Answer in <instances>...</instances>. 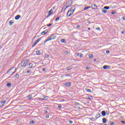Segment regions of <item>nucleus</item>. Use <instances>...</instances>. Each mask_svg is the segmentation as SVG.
<instances>
[{
  "instance_id": "7ed1b4c3",
  "label": "nucleus",
  "mask_w": 125,
  "mask_h": 125,
  "mask_svg": "<svg viewBox=\"0 0 125 125\" xmlns=\"http://www.w3.org/2000/svg\"><path fill=\"white\" fill-rule=\"evenodd\" d=\"M101 114L102 116H103L104 117L106 116V115H107L108 116L109 115V111H106V112H105V111H102L101 112Z\"/></svg>"
},
{
  "instance_id": "4c0bfd02",
  "label": "nucleus",
  "mask_w": 125,
  "mask_h": 125,
  "mask_svg": "<svg viewBox=\"0 0 125 125\" xmlns=\"http://www.w3.org/2000/svg\"><path fill=\"white\" fill-rule=\"evenodd\" d=\"M12 71V69H10L7 72V74H10V72Z\"/></svg>"
},
{
  "instance_id": "13d9d810",
  "label": "nucleus",
  "mask_w": 125,
  "mask_h": 125,
  "mask_svg": "<svg viewBox=\"0 0 125 125\" xmlns=\"http://www.w3.org/2000/svg\"><path fill=\"white\" fill-rule=\"evenodd\" d=\"M121 123H122V124H125V122L124 121H121Z\"/></svg>"
},
{
  "instance_id": "680f3d73",
  "label": "nucleus",
  "mask_w": 125,
  "mask_h": 125,
  "mask_svg": "<svg viewBox=\"0 0 125 125\" xmlns=\"http://www.w3.org/2000/svg\"><path fill=\"white\" fill-rule=\"evenodd\" d=\"M77 109H81V107H80V106H78V107H77Z\"/></svg>"
},
{
  "instance_id": "423d86ee",
  "label": "nucleus",
  "mask_w": 125,
  "mask_h": 125,
  "mask_svg": "<svg viewBox=\"0 0 125 125\" xmlns=\"http://www.w3.org/2000/svg\"><path fill=\"white\" fill-rule=\"evenodd\" d=\"M104 69H111V66L110 65H104L103 66Z\"/></svg>"
},
{
  "instance_id": "f03ea898",
  "label": "nucleus",
  "mask_w": 125,
  "mask_h": 125,
  "mask_svg": "<svg viewBox=\"0 0 125 125\" xmlns=\"http://www.w3.org/2000/svg\"><path fill=\"white\" fill-rule=\"evenodd\" d=\"M27 63H28V62L27 61H22L21 62V67H25L27 65Z\"/></svg>"
},
{
  "instance_id": "052dcab7",
  "label": "nucleus",
  "mask_w": 125,
  "mask_h": 125,
  "mask_svg": "<svg viewBox=\"0 0 125 125\" xmlns=\"http://www.w3.org/2000/svg\"><path fill=\"white\" fill-rule=\"evenodd\" d=\"M121 33L122 34V35H124L125 34V31H122Z\"/></svg>"
},
{
  "instance_id": "39448f33",
  "label": "nucleus",
  "mask_w": 125,
  "mask_h": 125,
  "mask_svg": "<svg viewBox=\"0 0 125 125\" xmlns=\"http://www.w3.org/2000/svg\"><path fill=\"white\" fill-rule=\"evenodd\" d=\"M72 4L73 1L71 0H68V2L66 3V5H68V6H71Z\"/></svg>"
},
{
  "instance_id": "a19ab883",
  "label": "nucleus",
  "mask_w": 125,
  "mask_h": 125,
  "mask_svg": "<svg viewBox=\"0 0 125 125\" xmlns=\"http://www.w3.org/2000/svg\"><path fill=\"white\" fill-rule=\"evenodd\" d=\"M106 53L107 54H109V53H110V51H109V50H106Z\"/></svg>"
},
{
  "instance_id": "58836bf2",
  "label": "nucleus",
  "mask_w": 125,
  "mask_h": 125,
  "mask_svg": "<svg viewBox=\"0 0 125 125\" xmlns=\"http://www.w3.org/2000/svg\"><path fill=\"white\" fill-rule=\"evenodd\" d=\"M116 12L115 11H112V12H111V14H116Z\"/></svg>"
},
{
  "instance_id": "dca6fc26",
  "label": "nucleus",
  "mask_w": 125,
  "mask_h": 125,
  "mask_svg": "<svg viewBox=\"0 0 125 125\" xmlns=\"http://www.w3.org/2000/svg\"><path fill=\"white\" fill-rule=\"evenodd\" d=\"M36 54L37 55H41V51L40 50L36 51Z\"/></svg>"
},
{
  "instance_id": "2eb2a0df",
  "label": "nucleus",
  "mask_w": 125,
  "mask_h": 125,
  "mask_svg": "<svg viewBox=\"0 0 125 125\" xmlns=\"http://www.w3.org/2000/svg\"><path fill=\"white\" fill-rule=\"evenodd\" d=\"M103 123L106 124V123H107V119H106V118H103Z\"/></svg>"
},
{
  "instance_id": "338daca9",
  "label": "nucleus",
  "mask_w": 125,
  "mask_h": 125,
  "mask_svg": "<svg viewBox=\"0 0 125 125\" xmlns=\"http://www.w3.org/2000/svg\"><path fill=\"white\" fill-rule=\"evenodd\" d=\"M50 51H52V49H50Z\"/></svg>"
},
{
  "instance_id": "6e6552de",
  "label": "nucleus",
  "mask_w": 125,
  "mask_h": 125,
  "mask_svg": "<svg viewBox=\"0 0 125 125\" xmlns=\"http://www.w3.org/2000/svg\"><path fill=\"white\" fill-rule=\"evenodd\" d=\"M20 18H21V16H20V15H17V16L15 17V19L16 20H19V19H20Z\"/></svg>"
},
{
  "instance_id": "473e14b6",
  "label": "nucleus",
  "mask_w": 125,
  "mask_h": 125,
  "mask_svg": "<svg viewBox=\"0 0 125 125\" xmlns=\"http://www.w3.org/2000/svg\"><path fill=\"white\" fill-rule=\"evenodd\" d=\"M1 107H3V104H2V103L0 102V108H1Z\"/></svg>"
},
{
  "instance_id": "f8f14e48",
  "label": "nucleus",
  "mask_w": 125,
  "mask_h": 125,
  "mask_svg": "<svg viewBox=\"0 0 125 125\" xmlns=\"http://www.w3.org/2000/svg\"><path fill=\"white\" fill-rule=\"evenodd\" d=\"M27 98H28L29 100H31V99H33V96L30 94L27 97Z\"/></svg>"
},
{
  "instance_id": "c9c22d12",
  "label": "nucleus",
  "mask_w": 125,
  "mask_h": 125,
  "mask_svg": "<svg viewBox=\"0 0 125 125\" xmlns=\"http://www.w3.org/2000/svg\"><path fill=\"white\" fill-rule=\"evenodd\" d=\"M52 23H49L48 24H47V27H50V26H52Z\"/></svg>"
},
{
  "instance_id": "c03bdc74",
  "label": "nucleus",
  "mask_w": 125,
  "mask_h": 125,
  "mask_svg": "<svg viewBox=\"0 0 125 125\" xmlns=\"http://www.w3.org/2000/svg\"><path fill=\"white\" fill-rule=\"evenodd\" d=\"M90 120H91V121H95L94 118H90Z\"/></svg>"
},
{
  "instance_id": "9b49d317",
  "label": "nucleus",
  "mask_w": 125,
  "mask_h": 125,
  "mask_svg": "<svg viewBox=\"0 0 125 125\" xmlns=\"http://www.w3.org/2000/svg\"><path fill=\"white\" fill-rule=\"evenodd\" d=\"M48 30H46L41 33V35H45V34H47Z\"/></svg>"
},
{
  "instance_id": "f257e3e1",
  "label": "nucleus",
  "mask_w": 125,
  "mask_h": 125,
  "mask_svg": "<svg viewBox=\"0 0 125 125\" xmlns=\"http://www.w3.org/2000/svg\"><path fill=\"white\" fill-rule=\"evenodd\" d=\"M75 10H76V6L73 5L72 7L68 11L67 13L66 14V16L67 17H70V16H72L75 12Z\"/></svg>"
},
{
  "instance_id": "e2e57ef3",
  "label": "nucleus",
  "mask_w": 125,
  "mask_h": 125,
  "mask_svg": "<svg viewBox=\"0 0 125 125\" xmlns=\"http://www.w3.org/2000/svg\"><path fill=\"white\" fill-rule=\"evenodd\" d=\"M64 53H65V54H68V52H67V51H65V52H64Z\"/></svg>"
},
{
  "instance_id": "09e8293b",
  "label": "nucleus",
  "mask_w": 125,
  "mask_h": 125,
  "mask_svg": "<svg viewBox=\"0 0 125 125\" xmlns=\"http://www.w3.org/2000/svg\"><path fill=\"white\" fill-rule=\"evenodd\" d=\"M65 76L66 77H71V75H69V74H65Z\"/></svg>"
},
{
  "instance_id": "c756f323",
  "label": "nucleus",
  "mask_w": 125,
  "mask_h": 125,
  "mask_svg": "<svg viewBox=\"0 0 125 125\" xmlns=\"http://www.w3.org/2000/svg\"><path fill=\"white\" fill-rule=\"evenodd\" d=\"M45 57L46 58H48L49 57V54H45Z\"/></svg>"
},
{
  "instance_id": "603ef678",
  "label": "nucleus",
  "mask_w": 125,
  "mask_h": 125,
  "mask_svg": "<svg viewBox=\"0 0 125 125\" xmlns=\"http://www.w3.org/2000/svg\"><path fill=\"white\" fill-rule=\"evenodd\" d=\"M80 57H83V54H80Z\"/></svg>"
},
{
  "instance_id": "5701e85b",
  "label": "nucleus",
  "mask_w": 125,
  "mask_h": 125,
  "mask_svg": "<svg viewBox=\"0 0 125 125\" xmlns=\"http://www.w3.org/2000/svg\"><path fill=\"white\" fill-rule=\"evenodd\" d=\"M9 24L10 25H13V24H14V22L13 21H9Z\"/></svg>"
},
{
  "instance_id": "aec40b11",
  "label": "nucleus",
  "mask_w": 125,
  "mask_h": 125,
  "mask_svg": "<svg viewBox=\"0 0 125 125\" xmlns=\"http://www.w3.org/2000/svg\"><path fill=\"white\" fill-rule=\"evenodd\" d=\"M92 98H93V97H92V96H88V99H89V100H91V99H92Z\"/></svg>"
},
{
  "instance_id": "9d476101",
  "label": "nucleus",
  "mask_w": 125,
  "mask_h": 125,
  "mask_svg": "<svg viewBox=\"0 0 125 125\" xmlns=\"http://www.w3.org/2000/svg\"><path fill=\"white\" fill-rule=\"evenodd\" d=\"M52 40V38H50V37H48L47 38V40H45V41L44 42V43H45L46 42H48V41H51Z\"/></svg>"
},
{
  "instance_id": "f3484780",
  "label": "nucleus",
  "mask_w": 125,
  "mask_h": 125,
  "mask_svg": "<svg viewBox=\"0 0 125 125\" xmlns=\"http://www.w3.org/2000/svg\"><path fill=\"white\" fill-rule=\"evenodd\" d=\"M41 40H42V38H40L39 39H38L37 40H36L34 43H35V44H37V43H38V42H40V41H41Z\"/></svg>"
},
{
  "instance_id": "bf43d9fd",
  "label": "nucleus",
  "mask_w": 125,
  "mask_h": 125,
  "mask_svg": "<svg viewBox=\"0 0 125 125\" xmlns=\"http://www.w3.org/2000/svg\"><path fill=\"white\" fill-rule=\"evenodd\" d=\"M48 118H49V116L46 115V119H48Z\"/></svg>"
},
{
  "instance_id": "4468645a",
  "label": "nucleus",
  "mask_w": 125,
  "mask_h": 125,
  "mask_svg": "<svg viewBox=\"0 0 125 125\" xmlns=\"http://www.w3.org/2000/svg\"><path fill=\"white\" fill-rule=\"evenodd\" d=\"M12 83H7V84H6V85H7V86L8 87H11V85H12Z\"/></svg>"
},
{
  "instance_id": "393cba45",
  "label": "nucleus",
  "mask_w": 125,
  "mask_h": 125,
  "mask_svg": "<svg viewBox=\"0 0 125 125\" xmlns=\"http://www.w3.org/2000/svg\"><path fill=\"white\" fill-rule=\"evenodd\" d=\"M29 123L30 125H34L35 124V121H31L29 122Z\"/></svg>"
},
{
  "instance_id": "2f4dec72",
  "label": "nucleus",
  "mask_w": 125,
  "mask_h": 125,
  "mask_svg": "<svg viewBox=\"0 0 125 125\" xmlns=\"http://www.w3.org/2000/svg\"><path fill=\"white\" fill-rule=\"evenodd\" d=\"M72 69V68H71V67H67V70L68 71H70V70H71Z\"/></svg>"
},
{
  "instance_id": "37998d69",
  "label": "nucleus",
  "mask_w": 125,
  "mask_h": 125,
  "mask_svg": "<svg viewBox=\"0 0 125 125\" xmlns=\"http://www.w3.org/2000/svg\"><path fill=\"white\" fill-rule=\"evenodd\" d=\"M75 105H76V106H79V105H80V103H76Z\"/></svg>"
},
{
  "instance_id": "ea45409f",
  "label": "nucleus",
  "mask_w": 125,
  "mask_h": 125,
  "mask_svg": "<svg viewBox=\"0 0 125 125\" xmlns=\"http://www.w3.org/2000/svg\"><path fill=\"white\" fill-rule=\"evenodd\" d=\"M66 10V8H63L62 10V12H63V11H65Z\"/></svg>"
},
{
  "instance_id": "5fc2aeb1",
  "label": "nucleus",
  "mask_w": 125,
  "mask_h": 125,
  "mask_svg": "<svg viewBox=\"0 0 125 125\" xmlns=\"http://www.w3.org/2000/svg\"><path fill=\"white\" fill-rule=\"evenodd\" d=\"M96 30H98V31H100V28H99V27H97V28H96Z\"/></svg>"
},
{
  "instance_id": "4d7b16f0",
  "label": "nucleus",
  "mask_w": 125,
  "mask_h": 125,
  "mask_svg": "<svg viewBox=\"0 0 125 125\" xmlns=\"http://www.w3.org/2000/svg\"><path fill=\"white\" fill-rule=\"evenodd\" d=\"M76 55H77V56H80V53H77Z\"/></svg>"
},
{
  "instance_id": "6e6d98bb",
  "label": "nucleus",
  "mask_w": 125,
  "mask_h": 125,
  "mask_svg": "<svg viewBox=\"0 0 125 125\" xmlns=\"http://www.w3.org/2000/svg\"><path fill=\"white\" fill-rule=\"evenodd\" d=\"M36 44H35V43L34 42L33 43V44L32 45V47H34V46H35V45H36Z\"/></svg>"
},
{
  "instance_id": "20e7f679",
  "label": "nucleus",
  "mask_w": 125,
  "mask_h": 125,
  "mask_svg": "<svg viewBox=\"0 0 125 125\" xmlns=\"http://www.w3.org/2000/svg\"><path fill=\"white\" fill-rule=\"evenodd\" d=\"M48 15L47 16V17H49V16H50V15H52V14H53V9H51L50 11H49V12H48Z\"/></svg>"
},
{
  "instance_id": "f704fd0d",
  "label": "nucleus",
  "mask_w": 125,
  "mask_h": 125,
  "mask_svg": "<svg viewBox=\"0 0 125 125\" xmlns=\"http://www.w3.org/2000/svg\"><path fill=\"white\" fill-rule=\"evenodd\" d=\"M60 19V17H58L57 18H56L55 21H58Z\"/></svg>"
},
{
  "instance_id": "cd10ccee",
  "label": "nucleus",
  "mask_w": 125,
  "mask_h": 125,
  "mask_svg": "<svg viewBox=\"0 0 125 125\" xmlns=\"http://www.w3.org/2000/svg\"><path fill=\"white\" fill-rule=\"evenodd\" d=\"M102 12L103 13H107V10H105V9H104V10H102Z\"/></svg>"
},
{
  "instance_id": "49530a36",
  "label": "nucleus",
  "mask_w": 125,
  "mask_h": 125,
  "mask_svg": "<svg viewBox=\"0 0 125 125\" xmlns=\"http://www.w3.org/2000/svg\"><path fill=\"white\" fill-rule=\"evenodd\" d=\"M86 70H89V69H90V67L86 66Z\"/></svg>"
},
{
  "instance_id": "72a5a7b5",
  "label": "nucleus",
  "mask_w": 125,
  "mask_h": 125,
  "mask_svg": "<svg viewBox=\"0 0 125 125\" xmlns=\"http://www.w3.org/2000/svg\"><path fill=\"white\" fill-rule=\"evenodd\" d=\"M86 91H87V92H91V89H87V90H86Z\"/></svg>"
},
{
  "instance_id": "a211bd4d",
  "label": "nucleus",
  "mask_w": 125,
  "mask_h": 125,
  "mask_svg": "<svg viewBox=\"0 0 125 125\" xmlns=\"http://www.w3.org/2000/svg\"><path fill=\"white\" fill-rule=\"evenodd\" d=\"M50 38H51L52 40H54V39H55V37H54V34H51Z\"/></svg>"
},
{
  "instance_id": "b1692460",
  "label": "nucleus",
  "mask_w": 125,
  "mask_h": 125,
  "mask_svg": "<svg viewBox=\"0 0 125 125\" xmlns=\"http://www.w3.org/2000/svg\"><path fill=\"white\" fill-rule=\"evenodd\" d=\"M89 58H93V54H91L88 55Z\"/></svg>"
},
{
  "instance_id": "0e129e2a",
  "label": "nucleus",
  "mask_w": 125,
  "mask_h": 125,
  "mask_svg": "<svg viewBox=\"0 0 125 125\" xmlns=\"http://www.w3.org/2000/svg\"><path fill=\"white\" fill-rule=\"evenodd\" d=\"M69 6H69V5L66 6V8H65L66 9H67V8L68 7H69Z\"/></svg>"
},
{
  "instance_id": "774afa93",
  "label": "nucleus",
  "mask_w": 125,
  "mask_h": 125,
  "mask_svg": "<svg viewBox=\"0 0 125 125\" xmlns=\"http://www.w3.org/2000/svg\"><path fill=\"white\" fill-rule=\"evenodd\" d=\"M88 30H90V28H88Z\"/></svg>"
},
{
  "instance_id": "864d4df0",
  "label": "nucleus",
  "mask_w": 125,
  "mask_h": 125,
  "mask_svg": "<svg viewBox=\"0 0 125 125\" xmlns=\"http://www.w3.org/2000/svg\"><path fill=\"white\" fill-rule=\"evenodd\" d=\"M76 28H81V25H78L77 26Z\"/></svg>"
},
{
  "instance_id": "69168bd1",
  "label": "nucleus",
  "mask_w": 125,
  "mask_h": 125,
  "mask_svg": "<svg viewBox=\"0 0 125 125\" xmlns=\"http://www.w3.org/2000/svg\"><path fill=\"white\" fill-rule=\"evenodd\" d=\"M14 73H15V71H14V72L12 73V74H11V75H13V74H14Z\"/></svg>"
},
{
  "instance_id": "0eeeda50",
  "label": "nucleus",
  "mask_w": 125,
  "mask_h": 125,
  "mask_svg": "<svg viewBox=\"0 0 125 125\" xmlns=\"http://www.w3.org/2000/svg\"><path fill=\"white\" fill-rule=\"evenodd\" d=\"M64 85H65V86H67V87H68V86H71V85H72V83L69 82V83H65L64 84Z\"/></svg>"
},
{
  "instance_id": "1a4fd4ad",
  "label": "nucleus",
  "mask_w": 125,
  "mask_h": 125,
  "mask_svg": "<svg viewBox=\"0 0 125 125\" xmlns=\"http://www.w3.org/2000/svg\"><path fill=\"white\" fill-rule=\"evenodd\" d=\"M91 7V8H93V9H96L97 8V6L95 4H92Z\"/></svg>"
},
{
  "instance_id": "7c9ffc66",
  "label": "nucleus",
  "mask_w": 125,
  "mask_h": 125,
  "mask_svg": "<svg viewBox=\"0 0 125 125\" xmlns=\"http://www.w3.org/2000/svg\"><path fill=\"white\" fill-rule=\"evenodd\" d=\"M109 124H110V125H115V124L113 122H112V121H110L109 122Z\"/></svg>"
},
{
  "instance_id": "6ab92c4d",
  "label": "nucleus",
  "mask_w": 125,
  "mask_h": 125,
  "mask_svg": "<svg viewBox=\"0 0 125 125\" xmlns=\"http://www.w3.org/2000/svg\"><path fill=\"white\" fill-rule=\"evenodd\" d=\"M14 78H15V79H18L19 78V74H17L14 76Z\"/></svg>"
},
{
  "instance_id": "de8ad7c7",
  "label": "nucleus",
  "mask_w": 125,
  "mask_h": 125,
  "mask_svg": "<svg viewBox=\"0 0 125 125\" xmlns=\"http://www.w3.org/2000/svg\"><path fill=\"white\" fill-rule=\"evenodd\" d=\"M122 20H124V21H125V17H122Z\"/></svg>"
},
{
  "instance_id": "4be33fe9",
  "label": "nucleus",
  "mask_w": 125,
  "mask_h": 125,
  "mask_svg": "<svg viewBox=\"0 0 125 125\" xmlns=\"http://www.w3.org/2000/svg\"><path fill=\"white\" fill-rule=\"evenodd\" d=\"M28 66H29V68H33V63H29L28 64Z\"/></svg>"
},
{
  "instance_id": "a18cd8bd",
  "label": "nucleus",
  "mask_w": 125,
  "mask_h": 125,
  "mask_svg": "<svg viewBox=\"0 0 125 125\" xmlns=\"http://www.w3.org/2000/svg\"><path fill=\"white\" fill-rule=\"evenodd\" d=\"M69 124H73V121H71V120H70V121H69Z\"/></svg>"
},
{
  "instance_id": "a878e982",
  "label": "nucleus",
  "mask_w": 125,
  "mask_h": 125,
  "mask_svg": "<svg viewBox=\"0 0 125 125\" xmlns=\"http://www.w3.org/2000/svg\"><path fill=\"white\" fill-rule=\"evenodd\" d=\"M65 41H66V40H65V39H62V40H61V42H62V43H64V42H65Z\"/></svg>"
},
{
  "instance_id": "ddd939ff",
  "label": "nucleus",
  "mask_w": 125,
  "mask_h": 125,
  "mask_svg": "<svg viewBox=\"0 0 125 125\" xmlns=\"http://www.w3.org/2000/svg\"><path fill=\"white\" fill-rule=\"evenodd\" d=\"M100 116H101L100 113H97L96 116V118H97V119H98V118H100Z\"/></svg>"
},
{
  "instance_id": "8fccbe9b",
  "label": "nucleus",
  "mask_w": 125,
  "mask_h": 125,
  "mask_svg": "<svg viewBox=\"0 0 125 125\" xmlns=\"http://www.w3.org/2000/svg\"><path fill=\"white\" fill-rule=\"evenodd\" d=\"M42 70V71H43V72H45L46 69H45V68H43Z\"/></svg>"
},
{
  "instance_id": "c85d7f7f",
  "label": "nucleus",
  "mask_w": 125,
  "mask_h": 125,
  "mask_svg": "<svg viewBox=\"0 0 125 125\" xmlns=\"http://www.w3.org/2000/svg\"><path fill=\"white\" fill-rule=\"evenodd\" d=\"M109 8H110L109 6H104V9H109Z\"/></svg>"
},
{
  "instance_id": "79ce46f5",
  "label": "nucleus",
  "mask_w": 125,
  "mask_h": 125,
  "mask_svg": "<svg viewBox=\"0 0 125 125\" xmlns=\"http://www.w3.org/2000/svg\"><path fill=\"white\" fill-rule=\"evenodd\" d=\"M58 108L59 109H61V108H62V106H61V105H58Z\"/></svg>"
},
{
  "instance_id": "e433bc0d",
  "label": "nucleus",
  "mask_w": 125,
  "mask_h": 125,
  "mask_svg": "<svg viewBox=\"0 0 125 125\" xmlns=\"http://www.w3.org/2000/svg\"><path fill=\"white\" fill-rule=\"evenodd\" d=\"M31 72V70L30 69H28L27 72H26V73L27 74H29V73H30Z\"/></svg>"
},
{
  "instance_id": "412c9836",
  "label": "nucleus",
  "mask_w": 125,
  "mask_h": 125,
  "mask_svg": "<svg viewBox=\"0 0 125 125\" xmlns=\"http://www.w3.org/2000/svg\"><path fill=\"white\" fill-rule=\"evenodd\" d=\"M0 102L2 103L3 106H4V104L6 103V101H1Z\"/></svg>"
},
{
  "instance_id": "3c124183",
  "label": "nucleus",
  "mask_w": 125,
  "mask_h": 125,
  "mask_svg": "<svg viewBox=\"0 0 125 125\" xmlns=\"http://www.w3.org/2000/svg\"><path fill=\"white\" fill-rule=\"evenodd\" d=\"M55 8H56V6H53V7H52V9H53V10H54V9H55Z\"/></svg>"
},
{
  "instance_id": "bb28decb",
  "label": "nucleus",
  "mask_w": 125,
  "mask_h": 125,
  "mask_svg": "<svg viewBox=\"0 0 125 125\" xmlns=\"http://www.w3.org/2000/svg\"><path fill=\"white\" fill-rule=\"evenodd\" d=\"M89 8H90V6H89V7H85L84 8V10H87V9H89Z\"/></svg>"
}]
</instances>
